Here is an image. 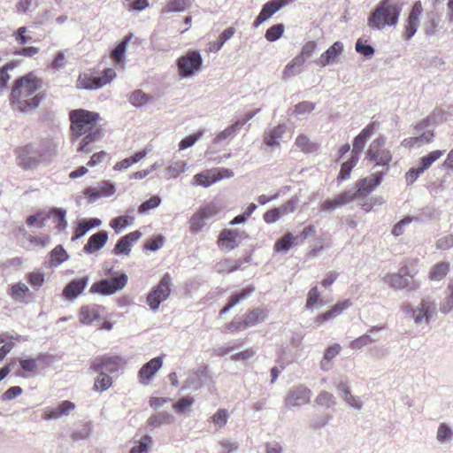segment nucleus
<instances>
[{
  "label": "nucleus",
  "mask_w": 453,
  "mask_h": 453,
  "mask_svg": "<svg viewBox=\"0 0 453 453\" xmlns=\"http://www.w3.org/2000/svg\"><path fill=\"white\" fill-rule=\"evenodd\" d=\"M88 276L71 280L64 288L63 296L68 300L75 299L88 286Z\"/></svg>",
  "instance_id": "412c9836"
},
{
  "label": "nucleus",
  "mask_w": 453,
  "mask_h": 453,
  "mask_svg": "<svg viewBox=\"0 0 453 453\" xmlns=\"http://www.w3.org/2000/svg\"><path fill=\"white\" fill-rule=\"evenodd\" d=\"M228 418V411L226 409H219L211 417V421L218 430L223 428L226 425Z\"/></svg>",
  "instance_id": "8fccbe9b"
},
{
  "label": "nucleus",
  "mask_w": 453,
  "mask_h": 453,
  "mask_svg": "<svg viewBox=\"0 0 453 453\" xmlns=\"http://www.w3.org/2000/svg\"><path fill=\"white\" fill-rule=\"evenodd\" d=\"M92 431V426L89 423H86L81 428L74 431L71 437L74 441L87 439Z\"/></svg>",
  "instance_id": "774afa93"
},
{
  "label": "nucleus",
  "mask_w": 453,
  "mask_h": 453,
  "mask_svg": "<svg viewBox=\"0 0 453 453\" xmlns=\"http://www.w3.org/2000/svg\"><path fill=\"white\" fill-rule=\"evenodd\" d=\"M163 358L157 357L144 364L138 372L139 380L142 384H148L157 372L162 367Z\"/></svg>",
  "instance_id": "6ab92c4d"
},
{
  "label": "nucleus",
  "mask_w": 453,
  "mask_h": 453,
  "mask_svg": "<svg viewBox=\"0 0 453 453\" xmlns=\"http://www.w3.org/2000/svg\"><path fill=\"white\" fill-rule=\"evenodd\" d=\"M312 396L311 390L303 384L290 388L284 397L287 408L292 410L308 404Z\"/></svg>",
  "instance_id": "9d476101"
},
{
  "label": "nucleus",
  "mask_w": 453,
  "mask_h": 453,
  "mask_svg": "<svg viewBox=\"0 0 453 453\" xmlns=\"http://www.w3.org/2000/svg\"><path fill=\"white\" fill-rule=\"evenodd\" d=\"M56 155L55 147L27 144L17 151V164L25 170L35 169L42 164H48Z\"/></svg>",
  "instance_id": "20e7f679"
},
{
  "label": "nucleus",
  "mask_w": 453,
  "mask_h": 453,
  "mask_svg": "<svg viewBox=\"0 0 453 453\" xmlns=\"http://www.w3.org/2000/svg\"><path fill=\"white\" fill-rule=\"evenodd\" d=\"M342 347L340 344L335 343L326 349L323 358L320 361V368L323 371L331 369V361L340 353Z\"/></svg>",
  "instance_id": "2f4dec72"
},
{
  "label": "nucleus",
  "mask_w": 453,
  "mask_h": 453,
  "mask_svg": "<svg viewBox=\"0 0 453 453\" xmlns=\"http://www.w3.org/2000/svg\"><path fill=\"white\" fill-rule=\"evenodd\" d=\"M176 64L179 76L188 79L202 70L203 58L198 50H189L177 59Z\"/></svg>",
  "instance_id": "423d86ee"
},
{
  "label": "nucleus",
  "mask_w": 453,
  "mask_h": 453,
  "mask_svg": "<svg viewBox=\"0 0 453 453\" xmlns=\"http://www.w3.org/2000/svg\"><path fill=\"white\" fill-rule=\"evenodd\" d=\"M188 169V164L183 160L170 162L165 168L164 174L166 180L176 179Z\"/></svg>",
  "instance_id": "bb28decb"
},
{
  "label": "nucleus",
  "mask_w": 453,
  "mask_h": 453,
  "mask_svg": "<svg viewBox=\"0 0 453 453\" xmlns=\"http://www.w3.org/2000/svg\"><path fill=\"white\" fill-rule=\"evenodd\" d=\"M19 363L26 372H35L38 368L37 361L35 358L23 357L19 359Z\"/></svg>",
  "instance_id": "69168bd1"
},
{
  "label": "nucleus",
  "mask_w": 453,
  "mask_h": 453,
  "mask_svg": "<svg viewBox=\"0 0 453 453\" xmlns=\"http://www.w3.org/2000/svg\"><path fill=\"white\" fill-rule=\"evenodd\" d=\"M8 294L13 300L18 302H25L26 297L32 295L28 287L22 282L12 285Z\"/></svg>",
  "instance_id": "7c9ffc66"
},
{
  "label": "nucleus",
  "mask_w": 453,
  "mask_h": 453,
  "mask_svg": "<svg viewBox=\"0 0 453 453\" xmlns=\"http://www.w3.org/2000/svg\"><path fill=\"white\" fill-rule=\"evenodd\" d=\"M171 281L172 278L170 274L166 273L162 277L159 283L148 294L146 303L152 311L156 312L161 303L169 297L171 293Z\"/></svg>",
  "instance_id": "0eeeda50"
},
{
  "label": "nucleus",
  "mask_w": 453,
  "mask_h": 453,
  "mask_svg": "<svg viewBox=\"0 0 453 453\" xmlns=\"http://www.w3.org/2000/svg\"><path fill=\"white\" fill-rule=\"evenodd\" d=\"M343 43L335 42L330 46L320 57L315 61L316 64L321 67H326L330 65H335L340 62V58L343 53Z\"/></svg>",
  "instance_id": "dca6fc26"
},
{
  "label": "nucleus",
  "mask_w": 453,
  "mask_h": 453,
  "mask_svg": "<svg viewBox=\"0 0 453 453\" xmlns=\"http://www.w3.org/2000/svg\"><path fill=\"white\" fill-rule=\"evenodd\" d=\"M403 5L397 0H381L370 14L367 24L373 30H383L398 23Z\"/></svg>",
  "instance_id": "7ed1b4c3"
},
{
  "label": "nucleus",
  "mask_w": 453,
  "mask_h": 453,
  "mask_svg": "<svg viewBox=\"0 0 453 453\" xmlns=\"http://www.w3.org/2000/svg\"><path fill=\"white\" fill-rule=\"evenodd\" d=\"M76 88L78 89H98L97 78L88 74H81L76 81Z\"/></svg>",
  "instance_id": "a19ab883"
},
{
  "label": "nucleus",
  "mask_w": 453,
  "mask_h": 453,
  "mask_svg": "<svg viewBox=\"0 0 453 453\" xmlns=\"http://www.w3.org/2000/svg\"><path fill=\"white\" fill-rule=\"evenodd\" d=\"M295 144L303 152H313L317 150L315 143L311 142L309 137L305 134H299L295 142Z\"/></svg>",
  "instance_id": "603ef678"
},
{
  "label": "nucleus",
  "mask_w": 453,
  "mask_h": 453,
  "mask_svg": "<svg viewBox=\"0 0 453 453\" xmlns=\"http://www.w3.org/2000/svg\"><path fill=\"white\" fill-rule=\"evenodd\" d=\"M381 182V177L378 174L364 178L357 183V193L361 195L366 191L374 190Z\"/></svg>",
  "instance_id": "c756f323"
},
{
  "label": "nucleus",
  "mask_w": 453,
  "mask_h": 453,
  "mask_svg": "<svg viewBox=\"0 0 453 453\" xmlns=\"http://www.w3.org/2000/svg\"><path fill=\"white\" fill-rule=\"evenodd\" d=\"M375 342L376 339H374L370 334H365L357 337V339L353 340L349 343V348L351 349L359 350L365 346L374 343Z\"/></svg>",
  "instance_id": "09e8293b"
},
{
  "label": "nucleus",
  "mask_w": 453,
  "mask_h": 453,
  "mask_svg": "<svg viewBox=\"0 0 453 453\" xmlns=\"http://www.w3.org/2000/svg\"><path fill=\"white\" fill-rule=\"evenodd\" d=\"M104 308L100 305L92 304L81 307L80 321L84 325H91L101 318Z\"/></svg>",
  "instance_id": "4be33fe9"
},
{
  "label": "nucleus",
  "mask_w": 453,
  "mask_h": 453,
  "mask_svg": "<svg viewBox=\"0 0 453 453\" xmlns=\"http://www.w3.org/2000/svg\"><path fill=\"white\" fill-rule=\"evenodd\" d=\"M444 113L441 110H434L426 118L419 121L420 124L428 128H434V127L439 123L443 122Z\"/></svg>",
  "instance_id": "37998d69"
},
{
  "label": "nucleus",
  "mask_w": 453,
  "mask_h": 453,
  "mask_svg": "<svg viewBox=\"0 0 453 453\" xmlns=\"http://www.w3.org/2000/svg\"><path fill=\"white\" fill-rule=\"evenodd\" d=\"M172 416L167 412H159L156 415H152L147 420V424L152 427H157L164 424H169L171 422Z\"/></svg>",
  "instance_id": "864d4df0"
},
{
  "label": "nucleus",
  "mask_w": 453,
  "mask_h": 453,
  "mask_svg": "<svg viewBox=\"0 0 453 453\" xmlns=\"http://www.w3.org/2000/svg\"><path fill=\"white\" fill-rule=\"evenodd\" d=\"M287 131V126L285 124H280L267 131L264 134V143L271 148L276 150L282 140L283 134Z\"/></svg>",
  "instance_id": "aec40b11"
},
{
  "label": "nucleus",
  "mask_w": 453,
  "mask_h": 453,
  "mask_svg": "<svg viewBox=\"0 0 453 453\" xmlns=\"http://www.w3.org/2000/svg\"><path fill=\"white\" fill-rule=\"evenodd\" d=\"M99 374L95 379V382L93 385V390L96 392H104L109 389L112 385V380L111 376L105 372L99 371L97 372Z\"/></svg>",
  "instance_id": "c9c22d12"
},
{
  "label": "nucleus",
  "mask_w": 453,
  "mask_h": 453,
  "mask_svg": "<svg viewBox=\"0 0 453 453\" xmlns=\"http://www.w3.org/2000/svg\"><path fill=\"white\" fill-rule=\"evenodd\" d=\"M239 234L236 230H223L218 240L219 248L226 251H230L237 246V238Z\"/></svg>",
  "instance_id": "393cba45"
},
{
  "label": "nucleus",
  "mask_w": 453,
  "mask_h": 453,
  "mask_svg": "<svg viewBox=\"0 0 453 453\" xmlns=\"http://www.w3.org/2000/svg\"><path fill=\"white\" fill-rule=\"evenodd\" d=\"M315 403L319 406L329 409L335 405L336 400L333 394L326 390H322L317 395Z\"/></svg>",
  "instance_id": "49530a36"
},
{
  "label": "nucleus",
  "mask_w": 453,
  "mask_h": 453,
  "mask_svg": "<svg viewBox=\"0 0 453 453\" xmlns=\"http://www.w3.org/2000/svg\"><path fill=\"white\" fill-rule=\"evenodd\" d=\"M130 38H125L122 42H120L116 48L113 50L111 56L117 65L123 66L124 65V54L127 44L129 42Z\"/></svg>",
  "instance_id": "c03bdc74"
},
{
  "label": "nucleus",
  "mask_w": 453,
  "mask_h": 453,
  "mask_svg": "<svg viewBox=\"0 0 453 453\" xmlns=\"http://www.w3.org/2000/svg\"><path fill=\"white\" fill-rule=\"evenodd\" d=\"M203 131L200 130L191 135L185 137L179 142V150H183L192 147L203 136Z\"/></svg>",
  "instance_id": "bf43d9fd"
},
{
  "label": "nucleus",
  "mask_w": 453,
  "mask_h": 453,
  "mask_svg": "<svg viewBox=\"0 0 453 453\" xmlns=\"http://www.w3.org/2000/svg\"><path fill=\"white\" fill-rule=\"evenodd\" d=\"M284 29L283 24L273 25L267 29L265 37L269 42H275L281 37Z\"/></svg>",
  "instance_id": "4d7b16f0"
},
{
  "label": "nucleus",
  "mask_w": 453,
  "mask_h": 453,
  "mask_svg": "<svg viewBox=\"0 0 453 453\" xmlns=\"http://www.w3.org/2000/svg\"><path fill=\"white\" fill-rule=\"evenodd\" d=\"M75 409V403L71 401H63L59 404L51 408L43 410L42 418L48 420H57L65 416H68Z\"/></svg>",
  "instance_id": "a211bd4d"
},
{
  "label": "nucleus",
  "mask_w": 453,
  "mask_h": 453,
  "mask_svg": "<svg viewBox=\"0 0 453 453\" xmlns=\"http://www.w3.org/2000/svg\"><path fill=\"white\" fill-rule=\"evenodd\" d=\"M422 13V4L420 1H418L413 4L404 25L403 35L406 40L411 39L417 33Z\"/></svg>",
  "instance_id": "4468645a"
},
{
  "label": "nucleus",
  "mask_w": 453,
  "mask_h": 453,
  "mask_svg": "<svg viewBox=\"0 0 453 453\" xmlns=\"http://www.w3.org/2000/svg\"><path fill=\"white\" fill-rule=\"evenodd\" d=\"M298 238L292 233L285 234L274 244V250L286 254L293 246L299 245Z\"/></svg>",
  "instance_id": "c85d7f7f"
},
{
  "label": "nucleus",
  "mask_w": 453,
  "mask_h": 453,
  "mask_svg": "<svg viewBox=\"0 0 453 453\" xmlns=\"http://www.w3.org/2000/svg\"><path fill=\"white\" fill-rule=\"evenodd\" d=\"M445 150H433L419 159L420 171H426L436 160H438Z\"/></svg>",
  "instance_id": "79ce46f5"
},
{
  "label": "nucleus",
  "mask_w": 453,
  "mask_h": 453,
  "mask_svg": "<svg viewBox=\"0 0 453 453\" xmlns=\"http://www.w3.org/2000/svg\"><path fill=\"white\" fill-rule=\"evenodd\" d=\"M49 219L50 214H47V211H41L34 215L29 216L27 219V224L31 226L42 228L46 226Z\"/></svg>",
  "instance_id": "a18cd8bd"
},
{
  "label": "nucleus",
  "mask_w": 453,
  "mask_h": 453,
  "mask_svg": "<svg viewBox=\"0 0 453 453\" xmlns=\"http://www.w3.org/2000/svg\"><path fill=\"white\" fill-rule=\"evenodd\" d=\"M240 126L241 121H235L233 125L227 127L226 129L219 133L214 139V142H219L220 141L234 136Z\"/></svg>",
  "instance_id": "6e6d98bb"
},
{
  "label": "nucleus",
  "mask_w": 453,
  "mask_h": 453,
  "mask_svg": "<svg viewBox=\"0 0 453 453\" xmlns=\"http://www.w3.org/2000/svg\"><path fill=\"white\" fill-rule=\"evenodd\" d=\"M319 296L320 294L318 288L316 286L311 288L308 292L305 308L312 311L313 309L318 308L319 305H323V301Z\"/></svg>",
  "instance_id": "de8ad7c7"
},
{
  "label": "nucleus",
  "mask_w": 453,
  "mask_h": 453,
  "mask_svg": "<svg viewBox=\"0 0 453 453\" xmlns=\"http://www.w3.org/2000/svg\"><path fill=\"white\" fill-rule=\"evenodd\" d=\"M125 362L119 356H104L96 357L93 360L89 366L90 372H97L99 371L105 372L106 373L118 372L119 367L124 365Z\"/></svg>",
  "instance_id": "f8f14e48"
},
{
  "label": "nucleus",
  "mask_w": 453,
  "mask_h": 453,
  "mask_svg": "<svg viewBox=\"0 0 453 453\" xmlns=\"http://www.w3.org/2000/svg\"><path fill=\"white\" fill-rule=\"evenodd\" d=\"M436 305L429 299H423L420 304L413 309L412 319L415 324H428L435 313Z\"/></svg>",
  "instance_id": "2eb2a0df"
},
{
  "label": "nucleus",
  "mask_w": 453,
  "mask_h": 453,
  "mask_svg": "<svg viewBox=\"0 0 453 453\" xmlns=\"http://www.w3.org/2000/svg\"><path fill=\"white\" fill-rule=\"evenodd\" d=\"M41 86V80L33 73L16 80L10 95L13 109L20 112H28L37 108L42 99L38 92Z\"/></svg>",
  "instance_id": "f03ea898"
},
{
  "label": "nucleus",
  "mask_w": 453,
  "mask_h": 453,
  "mask_svg": "<svg viewBox=\"0 0 453 453\" xmlns=\"http://www.w3.org/2000/svg\"><path fill=\"white\" fill-rule=\"evenodd\" d=\"M268 317V311L263 308H257L248 311L243 319L245 327H251L265 321Z\"/></svg>",
  "instance_id": "cd10ccee"
},
{
  "label": "nucleus",
  "mask_w": 453,
  "mask_h": 453,
  "mask_svg": "<svg viewBox=\"0 0 453 453\" xmlns=\"http://www.w3.org/2000/svg\"><path fill=\"white\" fill-rule=\"evenodd\" d=\"M152 444V438L150 435H144L139 441V444L134 446L129 453H147L149 447Z\"/></svg>",
  "instance_id": "0e129e2a"
},
{
  "label": "nucleus",
  "mask_w": 453,
  "mask_h": 453,
  "mask_svg": "<svg viewBox=\"0 0 453 453\" xmlns=\"http://www.w3.org/2000/svg\"><path fill=\"white\" fill-rule=\"evenodd\" d=\"M213 169L196 173L192 180L193 186L208 188L215 183Z\"/></svg>",
  "instance_id": "473e14b6"
},
{
  "label": "nucleus",
  "mask_w": 453,
  "mask_h": 453,
  "mask_svg": "<svg viewBox=\"0 0 453 453\" xmlns=\"http://www.w3.org/2000/svg\"><path fill=\"white\" fill-rule=\"evenodd\" d=\"M357 161L358 158L352 156L349 161L344 162L342 165L338 178L342 180H347L349 177L352 168L357 165Z\"/></svg>",
  "instance_id": "052dcab7"
},
{
  "label": "nucleus",
  "mask_w": 453,
  "mask_h": 453,
  "mask_svg": "<svg viewBox=\"0 0 453 453\" xmlns=\"http://www.w3.org/2000/svg\"><path fill=\"white\" fill-rule=\"evenodd\" d=\"M449 263L446 262L435 265L430 272V279L437 281L442 280L449 272Z\"/></svg>",
  "instance_id": "3c124183"
},
{
  "label": "nucleus",
  "mask_w": 453,
  "mask_h": 453,
  "mask_svg": "<svg viewBox=\"0 0 453 453\" xmlns=\"http://www.w3.org/2000/svg\"><path fill=\"white\" fill-rule=\"evenodd\" d=\"M441 27V20L437 14L431 13L427 16V20L425 22L426 35L434 36L438 34Z\"/></svg>",
  "instance_id": "f704fd0d"
},
{
  "label": "nucleus",
  "mask_w": 453,
  "mask_h": 453,
  "mask_svg": "<svg viewBox=\"0 0 453 453\" xmlns=\"http://www.w3.org/2000/svg\"><path fill=\"white\" fill-rule=\"evenodd\" d=\"M129 100L134 106L140 107L149 101V96L142 90H136L131 94Z\"/></svg>",
  "instance_id": "338daca9"
},
{
  "label": "nucleus",
  "mask_w": 453,
  "mask_h": 453,
  "mask_svg": "<svg viewBox=\"0 0 453 453\" xmlns=\"http://www.w3.org/2000/svg\"><path fill=\"white\" fill-rule=\"evenodd\" d=\"M418 268L415 263L403 265L397 273H388L384 276V281L391 288L408 291H415L419 288V283L415 280Z\"/></svg>",
  "instance_id": "39448f33"
},
{
  "label": "nucleus",
  "mask_w": 453,
  "mask_h": 453,
  "mask_svg": "<svg viewBox=\"0 0 453 453\" xmlns=\"http://www.w3.org/2000/svg\"><path fill=\"white\" fill-rule=\"evenodd\" d=\"M206 220L199 214L196 212L193 214L189 220V230L194 234H197L205 225Z\"/></svg>",
  "instance_id": "680f3d73"
},
{
  "label": "nucleus",
  "mask_w": 453,
  "mask_h": 453,
  "mask_svg": "<svg viewBox=\"0 0 453 453\" xmlns=\"http://www.w3.org/2000/svg\"><path fill=\"white\" fill-rule=\"evenodd\" d=\"M335 388L342 401L349 407L356 411H361L363 409L364 403L359 396L352 394L350 382L346 377L340 379Z\"/></svg>",
  "instance_id": "ddd939ff"
},
{
  "label": "nucleus",
  "mask_w": 453,
  "mask_h": 453,
  "mask_svg": "<svg viewBox=\"0 0 453 453\" xmlns=\"http://www.w3.org/2000/svg\"><path fill=\"white\" fill-rule=\"evenodd\" d=\"M108 240V234L105 231H99L92 234L83 250L87 254H93L102 249Z\"/></svg>",
  "instance_id": "b1692460"
},
{
  "label": "nucleus",
  "mask_w": 453,
  "mask_h": 453,
  "mask_svg": "<svg viewBox=\"0 0 453 453\" xmlns=\"http://www.w3.org/2000/svg\"><path fill=\"white\" fill-rule=\"evenodd\" d=\"M115 192V186L110 182H104L100 188H88L85 190V195L88 197V199L92 202L101 198V197H108L113 195Z\"/></svg>",
  "instance_id": "a878e982"
},
{
  "label": "nucleus",
  "mask_w": 453,
  "mask_h": 453,
  "mask_svg": "<svg viewBox=\"0 0 453 453\" xmlns=\"http://www.w3.org/2000/svg\"><path fill=\"white\" fill-rule=\"evenodd\" d=\"M304 64L302 57H295L286 66L283 71V78L287 79L296 75L302 72V65Z\"/></svg>",
  "instance_id": "e433bc0d"
},
{
  "label": "nucleus",
  "mask_w": 453,
  "mask_h": 453,
  "mask_svg": "<svg viewBox=\"0 0 453 453\" xmlns=\"http://www.w3.org/2000/svg\"><path fill=\"white\" fill-rule=\"evenodd\" d=\"M357 190H348L344 191L333 199L326 200L322 204L321 208L323 211H332L338 208H341L349 203L352 202L354 199L357 197Z\"/></svg>",
  "instance_id": "f3484780"
},
{
  "label": "nucleus",
  "mask_w": 453,
  "mask_h": 453,
  "mask_svg": "<svg viewBox=\"0 0 453 453\" xmlns=\"http://www.w3.org/2000/svg\"><path fill=\"white\" fill-rule=\"evenodd\" d=\"M255 291V287L252 285L242 288L239 292L233 294L230 296L229 303L220 311L219 314L222 316L226 314L234 306L240 304L242 302L250 297Z\"/></svg>",
  "instance_id": "5701e85b"
},
{
  "label": "nucleus",
  "mask_w": 453,
  "mask_h": 453,
  "mask_svg": "<svg viewBox=\"0 0 453 453\" xmlns=\"http://www.w3.org/2000/svg\"><path fill=\"white\" fill-rule=\"evenodd\" d=\"M453 440V429L447 423H441L436 431V441L439 444H449Z\"/></svg>",
  "instance_id": "72a5a7b5"
},
{
  "label": "nucleus",
  "mask_w": 453,
  "mask_h": 453,
  "mask_svg": "<svg viewBox=\"0 0 453 453\" xmlns=\"http://www.w3.org/2000/svg\"><path fill=\"white\" fill-rule=\"evenodd\" d=\"M47 214H50V218L53 217L54 221L57 223L56 228L58 231L62 232L65 231L67 227V222L65 219L66 211L63 209L53 208L47 211Z\"/></svg>",
  "instance_id": "ea45409f"
},
{
  "label": "nucleus",
  "mask_w": 453,
  "mask_h": 453,
  "mask_svg": "<svg viewBox=\"0 0 453 453\" xmlns=\"http://www.w3.org/2000/svg\"><path fill=\"white\" fill-rule=\"evenodd\" d=\"M161 203V198L158 196H153L149 200L142 203L138 207V212L141 214L145 213L149 210L155 209L158 207Z\"/></svg>",
  "instance_id": "e2e57ef3"
},
{
  "label": "nucleus",
  "mask_w": 453,
  "mask_h": 453,
  "mask_svg": "<svg viewBox=\"0 0 453 453\" xmlns=\"http://www.w3.org/2000/svg\"><path fill=\"white\" fill-rule=\"evenodd\" d=\"M127 280V275L126 273H120L118 277L113 279H104L95 282L90 287L89 292L91 294L111 296L124 288Z\"/></svg>",
  "instance_id": "6e6552de"
},
{
  "label": "nucleus",
  "mask_w": 453,
  "mask_h": 453,
  "mask_svg": "<svg viewBox=\"0 0 453 453\" xmlns=\"http://www.w3.org/2000/svg\"><path fill=\"white\" fill-rule=\"evenodd\" d=\"M366 158L380 166H386L390 163L392 154L386 147L385 138L378 137L372 141L366 151Z\"/></svg>",
  "instance_id": "1a4fd4ad"
},
{
  "label": "nucleus",
  "mask_w": 453,
  "mask_h": 453,
  "mask_svg": "<svg viewBox=\"0 0 453 453\" xmlns=\"http://www.w3.org/2000/svg\"><path fill=\"white\" fill-rule=\"evenodd\" d=\"M279 5L280 4H278V3H276L274 0L269 1L263 5L259 14L262 15V17L265 18V20H267L274 13L280 10V6Z\"/></svg>",
  "instance_id": "13d9d810"
},
{
  "label": "nucleus",
  "mask_w": 453,
  "mask_h": 453,
  "mask_svg": "<svg viewBox=\"0 0 453 453\" xmlns=\"http://www.w3.org/2000/svg\"><path fill=\"white\" fill-rule=\"evenodd\" d=\"M71 129L75 140H81L77 148L78 152L90 153L89 145L99 141L103 132L99 125V115L83 109L70 112Z\"/></svg>",
  "instance_id": "f257e3e1"
},
{
  "label": "nucleus",
  "mask_w": 453,
  "mask_h": 453,
  "mask_svg": "<svg viewBox=\"0 0 453 453\" xmlns=\"http://www.w3.org/2000/svg\"><path fill=\"white\" fill-rule=\"evenodd\" d=\"M190 6V0H171L165 7H163L162 13L181 12Z\"/></svg>",
  "instance_id": "58836bf2"
},
{
  "label": "nucleus",
  "mask_w": 453,
  "mask_h": 453,
  "mask_svg": "<svg viewBox=\"0 0 453 453\" xmlns=\"http://www.w3.org/2000/svg\"><path fill=\"white\" fill-rule=\"evenodd\" d=\"M67 257L66 251L61 245H58L50 252V264L54 266L59 265L61 263L65 262Z\"/></svg>",
  "instance_id": "5fc2aeb1"
},
{
  "label": "nucleus",
  "mask_w": 453,
  "mask_h": 453,
  "mask_svg": "<svg viewBox=\"0 0 453 453\" xmlns=\"http://www.w3.org/2000/svg\"><path fill=\"white\" fill-rule=\"evenodd\" d=\"M434 138V128L426 127L418 122L413 127V135L405 138L402 142V145L407 149L420 148L426 144L431 143Z\"/></svg>",
  "instance_id": "9b49d317"
},
{
  "label": "nucleus",
  "mask_w": 453,
  "mask_h": 453,
  "mask_svg": "<svg viewBox=\"0 0 453 453\" xmlns=\"http://www.w3.org/2000/svg\"><path fill=\"white\" fill-rule=\"evenodd\" d=\"M235 33V29L234 27H228L225 29L218 37L216 42H210L209 50L211 52L219 51L225 42L229 40Z\"/></svg>",
  "instance_id": "4c0bfd02"
}]
</instances>
